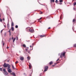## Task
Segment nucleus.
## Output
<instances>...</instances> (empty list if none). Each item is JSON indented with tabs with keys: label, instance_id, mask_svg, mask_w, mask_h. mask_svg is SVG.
<instances>
[{
	"label": "nucleus",
	"instance_id": "f257e3e1",
	"mask_svg": "<svg viewBox=\"0 0 76 76\" xmlns=\"http://www.w3.org/2000/svg\"><path fill=\"white\" fill-rule=\"evenodd\" d=\"M3 67L5 68L6 67H8V69H9L10 68V65L9 64H7L6 63H4V65H3Z\"/></svg>",
	"mask_w": 76,
	"mask_h": 76
},
{
	"label": "nucleus",
	"instance_id": "f03ea898",
	"mask_svg": "<svg viewBox=\"0 0 76 76\" xmlns=\"http://www.w3.org/2000/svg\"><path fill=\"white\" fill-rule=\"evenodd\" d=\"M26 30L27 31H29L30 32L33 33L34 32V30L33 29L29 28V27H27L26 28Z\"/></svg>",
	"mask_w": 76,
	"mask_h": 76
},
{
	"label": "nucleus",
	"instance_id": "7ed1b4c3",
	"mask_svg": "<svg viewBox=\"0 0 76 76\" xmlns=\"http://www.w3.org/2000/svg\"><path fill=\"white\" fill-rule=\"evenodd\" d=\"M65 53H66V52H65L62 53L61 54L60 57H61V58H63V57H62V56H63L64 57Z\"/></svg>",
	"mask_w": 76,
	"mask_h": 76
},
{
	"label": "nucleus",
	"instance_id": "20e7f679",
	"mask_svg": "<svg viewBox=\"0 0 76 76\" xmlns=\"http://www.w3.org/2000/svg\"><path fill=\"white\" fill-rule=\"evenodd\" d=\"M44 68L45 69V70H44L43 72H46V71L48 70V66H45L44 67Z\"/></svg>",
	"mask_w": 76,
	"mask_h": 76
},
{
	"label": "nucleus",
	"instance_id": "39448f33",
	"mask_svg": "<svg viewBox=\"0 0 76 76\" xmlns=\"http://www.w3.org/2000/svg\"><path fill=\"white\" fill-rule=\"evenodd\" d=\"M7 70L9 73H11L12 72V70L10 69H8V68H7Z\"/></svg>",
	"mask_w": 76,
	"mask_h": 76
},
{
	"label": "nucleus",
	"instance_id": "423d86ee",
	"mask_svg": "<svg viewBox=\"0 0 76 76\" xmlns=\"http://www.w3.org/2000/svg\"><path fill=\"white\" fill-rule=\"evenodd\" d=\"M20 59L21 60V61H23L24 60V58L23 57H20Z\"/></svg>",
	"mask_w": 76,
	"mask_h": 76
},
{
	"label": "nucleus",
	"instance_id": "0eeeda50",
	"mask_svg": "<svg viewBox=\"0 0 76 76\" xmlns=\"http://www.w3.org/2000/svg\"><path fill=\"white\" fill-rule=\"evenodd\" d=\"M12 75H13L14 76H16V74H15V73L14 72H12Z\"/></svg>",
	"mask_w": 76,
	"mask_h": 76
},
{
	"label": "nucleus",
	"instance_id": "6e6552de",
	"mask_svg": "<svg viewBox=\"0 0 76 76\" xmlns=\"http://www.w3.org/2000/svg\"><path fill=\"white\" fill-rule=\"evenodd\" d=\"M14 26V23H13V22H12L11 23V26Z\"/></svg>",
	"mask_w": 76,
	"mask_h": 76
},
{
	"label": "nucleus",
	"instance_id": "1a4fd4ad",
	"mask_svg": "<svg viewBox=\"0 0 76 76\" xmlns=\"http://www.w3.org/2000/svg\"><path fill=\"white\" fill-rule=\"evenodd\" d=\"M28 60H30V59L31 58L30 57H28V56L27 58Z\"/></svg>",
	"mask_w": 76,
	"mask_h": 76
},
{
	"label": "nucleus",
	"instance_id": "9d476101",
	"mask_svg": "<svg viewBox=\"0 0 76 76\" xmlns=\"http://www.w3.org/2000/svg\"><path fill=\"white\" fill-rule=\"evenodd\" d=\"M4 74L5 75H7L8 74L7 73V72H4Z\"/></svg>",
	"mask_w": 76,
	"mask_h": 76
},
{
	"label": "nucleus",
	"instance_id": "9b49d317",
	"mask_svg": "<svg viewBox=\"0 0 76 76\" xmlns=\"http://www.w3.org/2000/svg\"><path fill=\"white\" fill-rule=\"evenodd\" d=\"M15 39H16V38H14L13 40V42H14L15 41Z\"/></svg>",
	"mask_w": 76,
	"mask_h": 76
},
{
	"label": "nucleus",
	"instance_id": "f8f14e48",
	"mask_svg": "<svg viewBox=\"0 0 76 76\" xmlns=\"http://www.w3.org/2000/svg\"><path fill=\"white\" fill-rule=\"evenodd\" d=\"M53 64V61H50V62L49 64H50V65H51V64Z\"/></svg>",
	"mask_w": 76,
	"mask_h": 76
},
{
	"label": "nucleus",
	"instance_id": "ddd939ff",
	"mask_svg": "<svg viewBox=\"0 0 76 76\" xmlns=\"http://www.w3.org/2000/svg\"><path fill=\"white\" fill-rule=\"evenodd\" d=\"M11 30L12 31H14V28H13V27H12L11 28Z\"/></svg>",
	"mask_w": 76,
	"mask_h": 76
},
{
	"label": "nucleus",
	"instance_id": "4468645a",
	"mask_svg": "<svg viewBox=\"0 0 76 76\" xmlns=\"http://www.w3.org/2000/svg\"><path fill=\"white\" fill-rule=\"evenodd\" d=\"M31 67H32V66L30 64L29 65V68L30 69H31Z\"/></svg>",
	"mask_w": 76,
	"mask_h": 76
},
{
	"label": "nucleus",
	"instance_id": "2eb2a0df",
	"mask_svg": "<svg viewBox=\"0 0 76 76\" xmlns=\"http://www.w3.org/2000/svg\"><path fill=\"white\" fill-rule=\"evenodd\" d=\"M3 72H6V69L4 68L3 70Z\"/></svg>",
	"mask_w": 76,
	"mask_h": 76
},
{
	"label": "nucleus",
	"instance_id": "dca6fc26",
	"mask_svg": "<svg viewBox=\"0 0 76 76\" xmlns=\"http://www.w3.org/2000/svg\"><path fill=\"white\" fill-rule=\"evenodd\" d=\"M12 69H15V67H14V66H13V65L12 64Z\"/></svg>",
	"mask_w": 76,
	"mask_h": 76
},
{
	"label": "nucleus",
	"instance_id": "f3484780",
	"mask_svg": "<svg viewBox=\"0 0 76 76\" xmlns=\"http://www.w3.org/2000/svg\"><path fill=\"white\" fill-rule=\"evenodd\" d=\"M16 41H18V37H16Z\"/></svg>",
	"mask_w": 76,
	"mask_h": 76
},
{
	"label": "nucleus",
	"instance_id": "a211bd4d",
	"mask_svg": "<svg viewBox=\"0 0 76 76\" xmlns=\"http://www.w3.org/2000/svg\"><path fill=\"white\" fill-rule=\"evenodd\" d=\"M51 0L50 3H51V2H52H52H54V0Z\"/></svg>",
	"mask_w": 76,
	"mask_h": 76
},
{
	"label": "nucleus",
	"instance_id": "6ab92c4d",
	"mask_svg": "<svg viewBox=\"0 0 76 76\" xmlns=\"http://www.w3.org/2000/svg\"><path fill=\"white\" fill-rule=\"evenodd\" d=\"M23 46L24 48H26V45H23Z\"/></svg>",
	"mask_w": 76,
	"mask_h": 76
},
{
	"label": "nucleus",
	"instance_id": "aec40b11",
	"mask_svg": "<svg viewBox=\"0 0 76 76\" xmlns=\"http://www.w3.org/2000/svg\"><path fill=\"white\" fill-rule=\"evenodd\" d=\"M59 2L60 3L63 2V0H59Z\"/></svg>",
	"mask_w": 76,
	"mask_h": 76
},
{
	"label": "nucleus",
	"instance_id": "412c9836",
	"mask_svg": "<svg viewBox=\"0 0 76 76\" xmlns=\"http://www.w3.org/2000/svg\"><path fill=\"white\" fill-rule=\"evenodd\" d=\"M18 25L15 26V28H18Z\"/></svg>",
	"mask_w": 76,
	"mask_h": 76
},
{
	"label": "nucleus",
	"instance_id": "4be33fe9",
	"mask_svg": "<svg viewBox=\"0 0 76 76\" xmlns=\"http://www.w3.org/2000/svg\"><path fill=\"white\" fill-rule=\"evenodd\" d=\"M76 21V20H75V19H74L73 20V22H75Z\"/></svg>",
	"mask_w": 76,
	"mask_h": 76
},
{
	"label": "nucleus",
	"instance_id": "5701e85b",
	"mask_svg": "<svg viewBox=\"0 0 76 76\" xmlns=\"http://www.w3.org/2000/svg\"><path fill=\"white\" fill-rule=\"evenodd\" d=\"M55 2H56V3H58V0H56Z\"/></svg>",
	"mask_w": 76,
	"mask_h": 76
},
{
	"label": "nucleus",
	"instance_id": "b1692460",
	"mask_svg": "<svg viewBox=\"0 0 76 76\" xmlns=\"http://www.w3.org/2000/svg\"><path fill=\"white\" fill-rule=\"evenodd\" d=\"M76 4V2H75V3L74 4V6H75Z\"/></svg>",
	"mask_w": 76,
	"mask_h": 76
},
{
	"label": "nucleus",
	"instance_id": "393cba45",
	"mask_svg": "<svg viewBox=\"0 0 76 76\" xmlns=\"http://www.w3.org/2000/svg\"><path fill=\"white\" fill-rule=\"evenodd\" d=\"M4 37H6V33H5L4 34Z\"/></svg>",
	"mask_w": 76,
	"mask_h": 76
},
{
	"label": "nucleus",
	"instance_id": "a878e982",
	"mask_svg": "<svg viewBox=\"0 0 76 76\" xmlns=\"http://www.w3.org/2000/svg\"><path fill=\"white\" fill-rule=\"evenodd\" d=\"M15 64H17V63H18V61H16L15 62Z\"/></svg>",
	"mask_w": 76,
	"mask_h": 76
},
{
	"label": "nucleus",
	"instance_id": "bb28decb",
	"mask_svg": "<svg viewBox=\"0 0 76 76\" xmlns=\"http://www.w3.org/2000/svg\"><path fill=\"white\" fill-rule=\"evenodd\" d=\"M62 16H63V15H61V17H60V19H61V18H62Z\"/></svg>",
	"mask_w": 76,
	"mask_h": 76
},
{
	"label": "nucleus",
	"instance_id": "cd10ccee",
	"mask_svg": "<svg viewBox=\"0 0 76 76\" xmlns=\"http://www.w3.org/2000/svg\"><path fill=\"white\" fill-rule=\"evenodd\" d=\"M42 17H41V18H39V19H38V20H41L42 19Z\"/></svg>",
	"mask_w": 76,
	"mask_h": 76
},
{
	"label": "nucleus",
	"instance_id": "c85d7f7f",
	"mask_svg": "<svg viewBox=\"0 0 76 76\" xmlns=\"http://www.w3.org/2000/svg\"><path fill=\"white\" fill-rule=\"evenodd\" d=\"M45 37V35H41L40 36V37Z\"/></svg>",
	"mask_w": 76,
	"mask_h": 76
},
{
	"label": "nucleus",
	"instance_id": "c756f323",
	"mask_svg": "<svg viewBox=\"0 0 76 76\" xmlns=\"http://www.w3.org/2000/svg\"><path fill=\"white\" fill-rule=\"evenodd\" d=\"M30 48H32V49L31 50H32V49H33V48H32V46H30Z\"/></svg>",
	"mask_w": 76,
	"mask_h": 76
},
{
	"label": "nucleus",
	"instance_id": "7c9ffc66",
	"mask_svg": "<svg viewBox=\"0 0 76 76\" xmlns=\"http://www.w3.org/2000/svg\"><path fill=\"white\" fill-rule=\"evenodd\" d=\"M74 47H76V44H75L74 45Z\"/></svg>",
	"mask_w": 76,
	"mask_h": 76
},
{
	"label": "nucleus",
	"instance_id": "2f4dec72",
	"mask_svg": "<svg viewBox=\"0 0 76 76\" xmlns=\"http://www.w3.org/2000/svg\"><path fill=\"white\" fill-rule=\"evenodd\" d=\"M2 19H1V18H0V22H2Z\"/></svg>",
	"mask_w": 76,
	"mask_h": 76
},
{
	"label": "nucleus",
	"instance_id": "473e14b6",
	"mask_svg": "<svg viewBox=\"0 0 76 76\" xmlns=\"http://www.w3.org/2000/svg\"><path fill=\"white\" fill-rule=\"evenodd\" d=\"M0 71H2V68H0Z\"/></svg>",
	"mask_w": 76,
	"mask_h": 76
},
{
	"label": "nucleus",
	"instance_id": "72a5a7b5",
	"mask_svg": "<svg viewBox=\"0 0 76 76\" xmlns=\"http://www.w3.org/2000/svg\"><path fill=\"white\" fill-rule=\"evenodd\" d=\"M9 24H7V27L8 28H9Z\"/></svg>",
	"mask_w": 76,
	"mask_h": 76
},
{
	"label": "nucleus",
	"instance_id": "f704fd0d",
	"mask_svg": "<svg viewBox=\"0 0 76 76\" xmlns=\"http://www.w3.org/2000/svg\"><path fill=\"white\" fill-rule=\"evenodd\" d=\"M11 30V29H10L9 31H8V32H10V30Z\"/></svg>",
	"mask_w": 76,
	"mask_h": 76
},
{
	"label": "nucleus",
	"instance_id": "c9c22d12",
	"mask_svg": "<svg viewBox=\"0 0 76 76\" xmlns=\"http://www.w3.org/2000/svg\"><path fill=\"white\" fill-rule=\"evenodd\" d=\"M24 75H25V76H26V73H24Z\"/></svg>",
	"mask_w": 76,
	"mask_h": 76
},
{
	"label": "nucleus",
	"instance_id": "e433bc0d",
	"mask_svg": "<svg viewBox=\"0 0 76 76\" xmlns=\"http://www.w3.org/2000/svg\"><path fill=\"white\" fill-rule=\"evenodd\" d=\"M45 6L46 8H47V5H45Z\"/></svg>",
	"mask_w": 76,
	"mask_h": 76
},
{
	"label": "nucleus",
	"instance_id": "4c0bfd02",
	"mask_svg": "<svg viewBox=\"0 0 76 76\" xmlns=\"http://www.w3.org/2000/svg\"><path fill=\"white\" fill-rule=\"evenodd\" d=\"M73 9H74V10H76V9L75 8H73Z\"/></svg>",
	"mask_w": 76,
	"mask_h": 76
},
{
	"label": "nucleus",
	"instance_id": "58836bf2",
	"mask_svg": "<svg viewBox=\"0 0 76 76\" xmlns=\"http://www.w3.org/2000/svg\"><path fill=\"white\" fill-rule=\"evenodd\" d=\"M3 20H4H4H5V19H4V18H3Z\"/></svg>",
	"mask_w": 76,
	"mask_h": 76
},
{
	"label": "nucleus",
	"instance_id": "ea45409f",
	"mask_svg": "<svg viewBox=\"0 0 76 76\" xmlns=\"http://www.w3.org/2000/svg\"><path fill=\"white\" fill-rule=\"evenodd\" d=\"M58 60H59V59L58 58L56 61H57Z\"/></svg>",
	"mask_w": 76,
	"mask_h": 76
},
{
	"label": "nucleus",
	"instance_id": "a19ab883",
	"mask_svg": "<svg viewBox=\"0 0 76 76\" xmlns=\"http://www.w3.org/2000/svg\"><path fill=\"white\" fill-rule=\"evenodd\" d=\"M10 35H11V32H10Z\"/></svg>",
	"mask_w": 76,
	"mask_h": 76
},
{
	"label": "nucleus",
	"instance_id": "79ce46f5",
	"mask_svg": "<svg viewBox=\"0 0 76 76\" xmlns=\"http://www.w3.org/2000/svg\"><path fill=\"white\" fill-rule=\"evenodd\" d=\"M11 39H13V37H12V38H11Z\"/></svg>",
	"mask_w": 76,
	"mask_h": 76
},
{
	"label": "nucleus",
	"instance_id": "37998d69",
	"mask_svg": "<svg viewBox=\"0 0 76 76\" xmlns=\"http://www.w3.org/2000/svg\"><path fill=\"white\" fill-rule=\"evenodd\" d=\"M9 48V47H7V49H8V48Z\"/></svg>",
	"mask_w": 76,
	"mask_h": 76
},
{
	"label": "nucleus",
	"instance_id": "c03bdc74",
	"mask_svg": "<svg viewBox=\"0 0 76 76\" xmlns=\"http://www.w3.org/2000/svg\"><path fill=\"white\" fill-rule=\"evenodd\" d=\"M62 4V3H59V4Z\"/></svg>",
	"mask_w": 76,
	"mask_h": 76
},
{
	"label": "nucleus",
	"instance_id": "a18cd8bd",
	"mask_svg": "<svg viewBox=\"0 0 76 76\" xmlns=\"http://www.w3.org/2000/svg\"><path fill=\"white\" fill-rule=\"evenodd\" d=\"M52 66L53 67L54 66H55V65H53Z\"/></svg>",
	"mask_w": 76,
	"mask_h": 76
},
{
	"label": "nucleus",
	"instance_id": "49530a36",
	"mask_svg": "<svg viewBox=\"0 0 76 76\" xmlns=\"http://www.w3.org/2000/svg\"><path fill=\"white\" fill-rule=\"evenodd\" d=\"M57 64V62L55 63V64Z\"/></svg>",
	"mask_w": 76,
	"mask_h": 76
},
{
	"label": "nucleus",
	"instance_id": "de8ad7c7",
	"mask_svg": "<svg viewBox=\"0 0 76 76\" xmlns=\"http://www.w3.org/2000/svg\"><path fill=\"white\" fill-rule=\"evenodd\" d=\"M2 31H3V30H1V33L2 32Z\"/></svg>",
	"mask_w": 76,
	"mask_h": 76
},
{
	"label": "nucleus",
	"instance_id": "09e8293b",
	"mask_svg": "<svg viewBox=\"0 0 76 76\" xmlns=\"http://www.w3.org/2000/svg\"><path fill=\"white\" fill-rule=\"evenodd\" d=\"M4 43H3V46H4Z\"/></svg>",
	"mask_w": 76,
	"mask_h": 76
},
{
	"label": "nucleus",
	"instance_id": "8fccbe9b",
	"mask_svg": "<svg viewBox=\"0 0 76 76\" xmlns=\"http://www.w3.org/2000/svg\"><path fill=\"white\" fill-rule=\"evenodd\" d=\"M28 53H31V52L29 51L28 52Z\"/></svg>",
	"mask_w": 76,
	"mask_h": 76
},
{
	"label": "nucleus",
	"instance_id": "3c124183",
	"mask_svg": "<svg viewBox=\"0 0 76 76\" xmlns=\"http://www.w3.org/2000/svg\"><path fill=\"white\" fill-rule=\"evenodd\" d=\"M19 52L20 53H21V51H19Z\"/></svg>",
	"mask_w": 76,
	"mask_h": 76
},
{
	"label": "nucleus",
	"instance_id": "603ef678",
	"mask_svg": "<svg viewBox=\"0 0 76 76\" xmlns=\"http://www.w3.org/2000/svg\"><path fill=\"white\" fill-rule=\"evenodd\" d=\"M60 53H59V54H58V56H60Z\"/></svg>",
	"mask_w": 76,
	"mask_h": 76
},
{
	"label": "nucleus",
	"instance_id": "864d4df0",
	"mask_svg": "<svg viewBox=\"0 0 76 76\" xmlns=\"http://www.w3.org/2000/svg\"><path fill=\"white\" fill-rule=\"evenodd\" d=\"M26 51H27V49H26Z\"/></svg>",
	"mask_w": 76,
	"mask_h": 76
},
{
	"label": "nucleus",
	"instance_id": "5fc2aeb1",
	"mask_svg": "<svg viewBox=\"0 0 76 76\" xmlns=\"http://www.w3.org/2000/svg\"><path fill=\"white\" fill-rule=\"evenodd\" d=\"M42 13H43L42 12H41V13H40V14H42Z\"/></svg>",
	"mask_w": 76,
	"mask_h": 76
},
{
	"label": "nucleus",
	"instance_id": "6e6d98bb",
	"mask_svg": "<svg viewBox=\"0 0 76 76\" xmlns=\"http://www.w3.org/2000/svg\"><path fill=\"white\" fill-rule=\"evenodd\" d=\"M4 27H6V26H5V25H4Z\"/></svg>",
	"mask_w": 76,
	"mask_h": 76
},
{
	"label": "nucleus",
	"instance_id": "4d7b16f0",
	"mask_svg": "<svg viewBox=\"0 0 76 76\" xmlns=\"http://www.w3.org/2000/svg\"><path fill=\"white\" fill-rule=\"evenodd\" d=\"M50 28H51L50 27H49L48 28V29H50Z\"/></svg>",
	"mask_w": 76,
	"mask_h": 76
},
{
	"label": "nucleus",
	"instance_id": "13d9d810",
	"mask_svg": "<svg viewBox=\"0 0 76 76\" xmlns=\"http://www.w3.org/2000/svg\"><path fill=\"white\" fill-rule=\"evenodd\" d=\"M11 40V38H10V40Z\"/></svg>",
	"mask_w": 76,
	"mask_h": 76
},
{
	"label": "nucleus",
	"instance_id": "bf43d9fd",
	"mask_svg": "<svg viewBox=\"0 0 76 76\" xmlns=\"http://www.w3.org/2000/svg\"><path fill=\"white\" fill-rule=\"evenodd\" d=\"M39 4H41L42 5V4H40L39 2Z\"/></svg>",
	"mask_w": 76,
	"mask_h": 76
},
{
	"label": "nucleus",
	"instance_id": "052dcab7",
	"mask_svg": "<svg viewBox=\"0 0 76 76\" xmlns=\"http://www.w3.org/2000/svg\"><path fill=\"white\" fill-rule=\"evenodd\" d=\"M75 0H72V1H74Z\"/></svg>",
	"mask_w": 76,
	"mask_h": 76
},
{
	"label": "nucleus",
	"instance_id": "680f3d73",
	"mask_svg": "<svg viewBox=\"0 0 76 76\" xmlns=\"http://www.w3.org/2000/svg\"><path fill=\"white\" fill-rule=\"evenodd\" d=\"M32 44V45H34L33 43Z\"/></svg>",
	"mask_w": 76,
	"mask_h": 76
},
{
	"label": "nucleus",
	"instance_id": "e2e57ef3",
	"mask_svg": "<svg viewBox=\"0 0 76 76\" xmlns=\"http://www.w3.org/2000/svg\"><path fill=\"white\" fill-rule=\"evenodd\" d=\"M39 0H38V1H39Z\"/></svg>",
	"mask_w": 76,
	"mask_h": 76
}]
</instances>
